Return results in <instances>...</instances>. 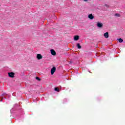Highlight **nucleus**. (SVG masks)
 <instances>
[{
	"mask_svg": "<svg viewBox=\"0 0 125 125\" xmlns=\"http://www.w3.org/2000/svg\"><path fill=\"white\" fill-rule=\"evenodd\" d=\"M36 80H37V81H38V82H41V81L42 80L41 79H37Z\"/></svg>",
	"mask_w": 125,
	"mask_h": 125,
	"instance_id": "obj_13",
	"label": "nucleus"
},
{
	"mask_svg": "<svg viewBox=\"0 0 125 125\" xmlns=\"http://www.w3.org/2000/svg\"><path fill=\"white\" fill-rule=\"evenodd\" d=\"M97 27L99 28H101L103 26V23H100V22H98L97 24Z\"/></svg>",
	"mask_w": 125,
	"mask_h": 125,
	"instance_id": "obj_5",
	"label": "nucleus"
},
{
	"mask_svg": "<svg viewBox=\"0 0 125 125\" xmlns=\"http://www.w3.org/2000/svg\"><path fill=\"white\" fill-rule=\"evenodd\" d=\"M118 41L120 42H124V40L121 38L119 39Z\"/></svg>",
	"mask_w": 125,
	"mask_h": 125,
	"instance_id": "obj_12",
	"label": "nucleus"
},
{
	"mask_svg": "<svg viewBox=\"0 0 125 125\" xmlns=\"http://www.w3.org/2000/svg\"><path fill=\"white\" fill-rule=\"evenodd\" d=\"M36 79H40V78H39L38 77H36Z\"/></svg>",
	"mask_w": 125,
	"mask_h": 125,
	"instance_id": "obj_14",
	"label": "nucleus"
},
{
	"mask_svg": "<svg viewBox=\"0 0 125 125\" xmlns=\"http://www.w3.org/2000/svg\"><path fill=\"white\" fill-rule=\"evenodd\" d=\"M115 16H116V17H121V15L120 14H115Z\"/></svg>",
	"mask_w": 125,
	"mask_h": 125,
	"instance_id": "obj_11",
	"label": "nucleus"
},
{
	"mask_svg": "<svg viewBox=\"0 0 125 125\" xmlns=\"http://www.w3.org/2000/svg\"><path fill=\"white\" fill-rule=\"evenodd\" d=\"M37 58L38 60H40V59H42V56L41 54H38L37 55Z\"/></svg>",
	"mask_w": 125,
	"mask_h": 125,
	"instance_id": "obj_4",
	"label": "nucleus"
},
{
	"mask_svg": "<svg viewBox=\"0 0 125 125\" xmlns=\"http://www.w3.org/2000/svg\"><path fill=\"white\" fill-rule=\"evenodd\" d=\"M15 75V73L12 72L8 73V76L9 77V78H14Z\"/></svg>",
	"mask_w": 125,
	"mask_h": 125,
	"instance_id": "obj_1",
	"label": "nucleus"
},
{
	"mask_svg": "<svg viewBox=\"0 0 125 125\" xmlns=\"http://www.w3.org/2000/svg\"><path fill=\"white\" fill-rule=\"evenodd\" d=\"M55 71H56V68L55 67H53L51 69V75H53Z\"/></svg>",
	"mask_w": 125,
	"mask_h": 125,
	"instance_id": "obj_2",
	"label": "nucleus"
},
{
	"mask_svg": "<svg viewBox=\"0 0 125 125\" xmlns=\"http://www.w3.org/2000/svg\"><path fill=\"white\" fill-rule=\"evenodd\" d=\"M77 46L78 48H79V49L82 48V46H81V45L79 43H77Z\"/></svg>",
	"mask_w": 125,
	"mask_h": 125,
	"instance_id": "obj_9",
	"label": "nucleus"
},
{
	"mask_svg": "<svg viewBox=\"0 0 125 125\" xmlns=\"http://www.w3.org/2000/svg\"><path fill=\"white\" fill-rule=\"evenodd\" d=\"M55 91H57L58 92H59V91H60V90L58 87H55Z\"/></svg>",
	"mask_w": 125,
	"mask_h": 125,
	"instance_id": "obj_10",
	"label": "nucleus"
},
{
	"mask_svg": "<svg viewBox=\"0 0 125 125\" xmlns=\"http://www.w3.org/2000/svg\"><path fill=\"white\" fill-rule=\"evenodd\" d=\"M50 52L52 55H53L54 56H55L56 55V52L54 49H51Z\"/></svg>",
	"mask_w": 125,
	"mask_h": 125,
	"instance_id": "obj_3",
	"label": "nucleus"
},
{
	"mask_svg": "<svg viewBox=\"0 0 125 125\" xmlns=\"http://www.w3.org/2000/svg\"><path fill=\"white\" fill-rule=\"evenodd\" d=\"M79 39H80V36L78 35L74 36V41H79Z\"/></svg>",
	"mask_w": 125,
	"mask_h": 125,
	"instance_id": "obj_8",
	"label": "nucleus"
},
{
	"mask_svg": "<svg viewBox=\"0 0 125 125\" xmlns=\"http://www.w3.org/2000/svg\"><path fill=\"white\" fill-rule=\"evenodd\" d=\"M104 37L105 38V39H108L109 38V33L106 32L104 34Z\"/></svg>",
	"mask_w": 125,
	"mask_h": 125,
	"instance_id": "obj_6",
	"label": "nucleus"
},
{
	"mask_svg": "<svg viewBox=\"0 0 125 125\" xmlns=\"http://www.w3.org/2000/svg\"><path fill=\"white\" fill-rule=\"evenodd\" d=\"M88 18H89V19H91V20H92V19L94 18V17L93 16V15H92V14H89L88 16Z\"/></svg>",
	"mask_w": 125,
	"mask_h": 125,
	"instance_id": "obj_7",
	"label": "nucleus"
},
{
	"mask_svg": "<svg viewBox=\"0 0 125 125\" xmlns=\"http://www.w3.org/2000/svg\"><path fill=\"white\" fill-rule=\"evenodd\" d=\"M84 0V1H87V0Z\"/></svg>",
	"mask_w": 125,
	"mask_h": 125,
	"instance_id": "obj_15",
	"label": "nucleus"
}]
</instances>
